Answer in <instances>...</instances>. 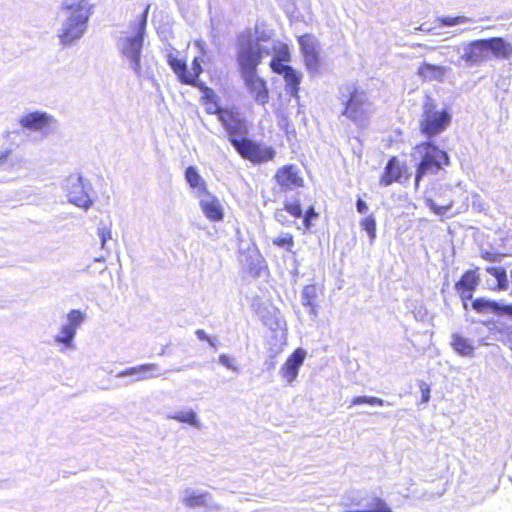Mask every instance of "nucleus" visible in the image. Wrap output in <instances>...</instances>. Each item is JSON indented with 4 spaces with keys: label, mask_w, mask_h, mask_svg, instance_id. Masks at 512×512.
I'll return each instance as SVG.
<instances>
[{
    "label": "nucleus",
    "mask_w": 512,
    "mask_h": 512,
    "mask_svg": "<svg viewBox=\"0 0 512 512\" xmlns=\"http://www.w3.org/2000/svg\"><path fill=\"white\" fill-rule=\"evenodd\" d=\"M489 60L492 58L506 60L512 56V43L502 37L484 39Z\"/></svg>",
    "instance_id": "nucleus-18"
},
{
    "label": "nucleus",
    "mask_w": 512,
    "mask_h": 512,
    "mask_svg": "<svg viewBox=\"0 0 512 512\" xmlns=\"http://www.w3.org/2000/svg\"><path fill=\"white\" fill-rule=\"evenodd\" d=\"M210 497L211 496L208 492L200 494L190 492L184 497L183 503L189 508L203 507L207 506L208 499Z\"/></svg>",
    "instance_id": "nucleus-29"
},
{
    "label": "nucleus",
    "mask_w": 512,
    "mask_h": 512,
    "mask_svg": "<svg viewBox=\"0 0 512 512\" xmlns=\"http://www.w3.org/2000/svg\"><path fill=\"white\" fill-rule=\"evenodd\" d=\"M98 235L101 240V247L104 248L107 240L111 239V226H103L98 230Z\"/></svg>",
    "instance_id": "nucleus-40"
},
{
    "label": "nucleus",
    "mask_w": 512,
    "mask_h": 512,
    "mask_svg": "<svg viewBox=\"0 0 512 512\" xmlns=\"http://www.w3.org/2000/svg\"><path fill=\"white\" fill-rule=\"evenodd\" d=\"M285 81L286 91L295 98L299 97L300 83L302 79L301 73L292 66L282 75Z\"/></svg>",
    "instance_id": "nucleus-25"
},
{
    "label": "nucleus",
    "mask_w": 512,
    "mask_h": 512,
    "mask_svg": "<svg viewBox=\"0 0 512 512\" xmlns=\"http://www.w3.org/2000/svg\"><path fill=\"white\" fill-rule=\"evenodd\" d=\"M297 41L307 70L317 72L321 65L319 41L308 33L298 36Z\"/></svg>",
    "instance_id": "nucleus-9"
},
{
    "label": "nucleus",
    "mask_w": 512,
    "mask_h": 512,
    "mask_svg": "<svg viewBox=\"0 0 512 512\" xmlns=\"http://www.w3.org/2000/svg\"><path fill=\"white\" fill-rule=\"evenodd\" d=\"M470 21H471V19L464 15L442 16V17H438L436 19V22L438 23V25L444 26V27H452V26L459 25V24H465Z\"/></svg>",
    "instance_id": "nucleus-31"
},
{
    "label": "nucleus",
    "mask_w": 512,
    "mask_h": 512,
    "mask_svg": "<svg viewBox=\"0 0 512 512\" xmlns=\"http://www.w3.org/2000/svg\"><path fill=\"white\" fill-rule=\"evenodd\" d=\"M272 60H277L280 62H289L291 60V54L286 45H282L277 51L276 55L272 58Z\"/></svg>",
    "instance_id": "nucleus-37"
},
{
    "label": "nucleus",
    "mask_w": 512,
    "mask_h": 512,
    "mask_svg": "<svg viewBox=\"0 0 512 512\" xmlns=\"http://www.w3.org/2000/svg\"><path fill=\"white\" fill-rule=\"evenodd\" d=\"M169 418L181 423H187L195 427L199 426L196 415L192 410L180 411L172 416H169Z\"/></svg>",
    "instance_id": "nucleus-33"
},
{
    "label": "nucleus",
    "mask_w": 512,
    "mask_h": 512,
    "mask_svg": "<svg viewBox=\"0 0 512 512\" xmlns=\"http://www.w3.org/2000/svg\"><path fill=\"white\" fill-rule=\"evenodd\" d=\"M485 272L494 278L486 280L487 289L493 292L507 291L509 289V280L505 267L503 266H487Z\"/></svg>",
    "instance_id": "nucleus-20"
},
{
    "label": "nucleus",
    "mask_w": 512,
    "mask_h": 512,
    "mask_svg": "<svg viewBox=\"0 0 512 512\" xmlns=\"http://www.w3.org/2000/svg\"><path fill=\"white\" fill-rule=\"evenodd\" d=\"M371 102L365 90L360 87L348 89L347 99L343 102L342 115L360 128H365L369 121Z\"/></svg>",
    "instance_id": "nucleus-5"
},
{
    "label": "nucleus",
    "mask_w": 512,
    "mask_h": 512,
    "mask_svg": "<svg viewBox=\"0 0 512 512\" xmlns=\"http://www.w3.org/2000/svg\"><path fill=\"white\" fill-rule=\"evenodd\" d=\"M219 362L229 370L238 371V367L235 365L234 359L226 354H221L219 356Z\"/></svg>",
    "instance_id": "nucleus-39"
},
{
    "label": "nucleus",
    "mask_w": 512,
    "mask_h": 512,
    "mask_svg": "<svg viewBox=\"0 0 512 512\" xmlns=\"http://www.w3.org/2000/svg\"><path fill=\"white\" fill-rule=\"evenodd\" d=\"M367 404V396H356L351 400V406Z\"/></svg>",
    "instance_id": "nucleus-49"
},
{
    "label": "nucleus",
    "mask_w": 512,
    "mask_h": 512,
    "mask_svg": "<svg viewBox=\"0 0 512 512\" xmlns=\"http://www.w3.org/2000/svg\"><path fill=\"white\" fill-rule=\"evenodd\" d=\"M200 103L207 115L217 116V120L227 133L229 142L242 159L253 164H262L275 158L274 148L247 137L248 124L238 107H223L216 92Z\"/></svg>",
    "instance_id": "nucleus-1"
},
{
    "label": "nucleus",
    "mask_w": 512,
    "mask_h": 512,
    "mask_svg": "<svg viewBox=\"0 0 512 512\" xmlns=\"http://www.w3.org/2000/svg\"><path fill=\"white\" fill-rule=\"evenodd\" d=\"M472 308L479 314H486L489 312L497 314L499 303L484 297H478L472 301Z\"/></svg>",
    "instance_id": "nucleus-27"
},
{
    "label": "nucleus",
    "mask_w": 512,
    "mask_h": 512,
    "mask_svg": "<svg viewBox=\"0 0 512 512\" xmlns=\"http://www.w3.org/2000/svg\"><path fill=\"white\" fill-rule=\"evenodd\" d=\"M62 9L66 20L60 38L66 44L82 35L91 11L87 0H65Z\"/></svg>",
    "instance_id": "nucleus-3"
},
{
    "label": "nucleus",
    "mask_w": 512,
    "mask_h": 512,
    "mask_svg": "<svg viewBox=\"0 0 512 512\" xmlns=\"http://www.w3.org/2000/svg\"><path fill=\"white\" fill-rule=\"evenodd\" d=\"M509 315L512 318V304L502 305L499 304L497 315Z\"/></svg>",
    "instance_id": "nucleus-44"
},
{
    "label": "nucleus",
    "mask_w": 512,
    "mask_h": 512,
    "mask_svg": "<svg viewBox=\"0 0 512 512\" xmlns=\"http://www.w3.org/2000/svg\"><path fill=\"white\" fill-rule=\"evenodd\" d=\"M53 119L45 112L34 111L21 117L19 123L23 128L32 131H45L49 128Z\"/></svg>",
    "instance_id": "nucleus-19"
},
{
    "label": "nucleus",
    "mask_w": 512,
    "mask_h": 512,
    "mask_svg": "<svg viewBox=\"0 0 512 512\" xmlns=\"http://www.w3.org/2000/svg\"><path fill=\"white\" fill-rule=\"evenodd\" d=\"M195 334L198 337V339L207 341L211 346H214V342L212 341V339L209 336L206 335L204 330L198 329V330H196Z\"/></svg>",
    "instance_id": "nucleus-45"
},
{
    "label": "nucleus",
    "mask_w": 512,
    "mask_h": 512,
    "mask_svg": "<svg viewBox=\"0 0 512 512\" xmlns=\"http://www.w3.org/2000/svg\"><path fill=\"white\" fill-rule=\"evenodd\" d=\"M185 179L191 188H198L206 192V183L195 167L189 166L186 168Z\"/></svg>",
    "instance_id": "nucleus-28"
},
{
    "label": "nucleus",
    "mask_w": 512,
    "mask_h": 512,
    "mask_svg": "<svg viewBox=\"0 0 512 512\" xmlns=\"http://www.w3.org/2000/svg\"><path fill=\"white\" fill-rule=\"evenodd\" d=\"M149 6H147L141 15L139 21L135 24L136 34L133 37H128L123 45V54L131 60L133 69L136 72L140 71V52L142 49L143 38L147 23Z\"/></svg>",
    "instance_id": "nucleus-6"
},
{
    "label": "nucleus",
    "mask_w": 512,
    "mask_h": 512,
    "mask_svg": "<svg viewBox=\"0 0 512 512\" xmlns=\"http://www.w3.org/2000/svg\"><path fill=\"white\" fill-rule=\"evenodd\" d=\"M509 277H510V282H511V291H510V295H512V269L510 270Z\"/></svg>",
    "instance_id": "nucleus-51"
},
{
    "label": "nucleus",
    "mask_w": 512,
    "mask_h": 512,
    "mask_svg": "<svg viewBox=\"0 0 512 512\" xmlns=\"http://www.w3.org/2000/svg\"><path fill=\"white\" fill-rule=\"evenodd\" d=\"M480 282L479 268L466 270L459 280L455 282L454 288L459 298L464 302L466 308V301L472 299L473 293L477 289Z\"/></svg>",
    "instance_id": "nucleus-12"
},
{
    "label": "nucleus",
    "mask_w": 512,
    "mask_h": 512,
    "mask_svg": "<svg viewBox=\"0 0 512 512\" xmlns=\"http://www.w3.org/2000/svg\"><path fill=\"white\" fill-rule=\"evenodd\" d=\"M191 70L186 73L185 85L193 86L201 91L200 102L211 96L215 91L208 87L204 82L199 81L198 78L203 72L201 61L195 57L191 64Z\"/></svg>",
    "instance_id": "nucleus-16"
},
{
    "label": "nucleus",
    "mask_w": 512,
    "mask_h": 512,
    "mask_svg": "<svg viewBox=\"0 0 512 512\" xmlns=\"http://www.w3.org/2000/svg\"><path fill=\"white\" fill-rule=\"evenodd\" d=\"M419 389L421 392V402H428L430 399V386L426 382L421 381L419 382Z\"/></svg>",
    "instance_id": "nucleus-41"
},
{
    "label": "nucleus",
    "mask_w": 512,
    "mask_h": 512,
    "mask_svg": "<svg viewBox=\"0 0 512 512\" xmlns=\"http://www.w3.org/2000/svg\"><path fill=\"white\" fill-rule=\"evenodd\" d=\"M367 404L372 406H383L384 400L374 396H367Z\"/></svg>",
    "instance_id": "nucleus-46"
},
{
    "label": "nucleus",
    "mask_w": 512,
    "mask_h": 512,
    "mask_svg": "<svg viewBox=\"0 0 512 512\" xmlns=\"http://www.w3.org/2000/svg\"><path fill=\"white\" fill-rule=\"evenodd\" d=\"M480 257L485 260V261H488V262H496L500 259V255L497 254V253H492V252H489V251H485V252H482L480 254Z\"/></svg>",
    "instance_id": "nucleus-43"
},
{
    "label": "nucleus",
    "mask_w": 512,
    "mask_h": 512,
    "mask_svg": "<svg viewBox=\"0 0 512 512\" xmlns=\"http://www.w3.org/2000/svg\"><path fill=\"white\" fill-rule=\"evenodd\" d=\"M283 209L293 218L299 219L302 218L303 211L301 207V203L299 200L290 201L287 200L284 202Z\"/></svg>",
    "instance_id": "nucleus-34"
},
{
    "label": "nucleus",
    "mask_w": 512,
    "mask_h": 512,
    "mask_svg": "<svg viewBox=\"0 0 512 512\" xmlns=\"http://www.w3.org/2000/svg\"><path fill=\"white\" fill-rule=\"evenodd\" d=\"M319 217V213L313 206H309L302 215L303 226L306 230H309L312 226V221Z\"/></svg>",
    "instance_id": "nucleus-36"
},
{
    "label": "nucleus",
    "mask_w": 512,
    "mask_h": 512,
    "mask_svg": "<svg viewBox=\"0 0 512 512\" xmlns=\"http://www.w3.org/2000/svg\"><path fill=\"white\" fill-rule=\"evenodd\" d=\"M12 154V149H6L0 154V166L4 165L8 162L10 156Z\"/></svg>",
    "instance_id": "nucleus-48"
},
{
    "label": "nucleus",
    "mask_w": 512,
    "mask_h": 512,
    "mask_svg": "<svg viewBox=\"0 0 512 512\" xmlns=\"http://www.w3.org/2000/svg\"><path fill=\"white\" fill-rule=\"evenodd\" d=\"M241 78L251 98L258 105L265 106L270 100V91L267 81L257 74H250Z\"/></svg>",
    "instance_id": "nucleus-11"
},
{
    "label": "nucleus",
    "mask_w": 512,
    "mask_h": 512,
    "mask_svg": "<svg viewBox=\"0 0 512 512\" xmlns=\"http://www.w3.org/2000/svg\"><path fill=\"white\" fill-rule=\"evenodd\" d=\"M468 65H478L489 60L486 43L484 39H478L470 42L461 56Z\"/></svg>",
    "instance_id": "nucleus-17"
},
{
    "label": "nucleus",
    "mask_w": 512,
    "mask_h": 512,
    "mask_svg": "<svg viewBox=\"0 0 512 512\" xmlns=\"http://www.w3.org/2000/svg\"><path fill=\"white\" fill-rule=\"evenodd\" d=\"M360 226L365 230L369 236L370 242H374L376 239V221L373 215H368L360 221Z\"/></svg>",
    "instance_id": "nucleus-32"
},
{
    "label": "nucleus",
    "mask_w": 512,
    "mask_h": 512,
    "mask_svg": "<svg viewBox=\"0 0 512 512\" xmlns=\"http://www.w3.org/2000/svg\"><path fill=\"white\" fill-rule=\"evenodd\" d=\"M447 71L444 66L423 62L417 69V75L425 82L441 81Z\"/></svg>",
    "instance_id": "nucleus-22"
},
{
    "label": "nucleus",
    "mask_w": 512,
    "mask_h": 512,
    "mask_svg": "<svg viewBox=\"0 0 512 512\" xmlns=\"http://www.w3.org/2000/svg\"><path fill=\"white\" fill-rule=\"evenodd\" d=\"M263 50L257 43H247L242 45L236 56L241 77L257 74V68L261 64Z\"/></svg>",
    "instance_id": "nucleus-7"
},
{
    "label": "nucleus",
    "mask_w": 512,
    "mask_h": 512,
    "mask_svg": "<svg viewBox=\"0 0 512 512\" xmlns=\"http://www.w3.org/2000/svg\"><path fill=\"white\" fill-rule=\"evenodd\" d=\"M450 345L452 349L460 356H474L475 347L473 343L468 338L462 336L459 333L452 334Z\"/></svg>",
    "instance_id": "nucleus-23"
},
{
    "label": "nucleus",
    "mask_w": 512,
    "mask_h": 512,
    "mask_svg": "<svg viewBox=\"0 0 512 512\" xmlns=\"http://www.w3.org/2000/svg\"><path fill=\"white\" fill-rule=\"evenodd\" d=\"M273 179L281 192H291L304 187L305 181L300 169L295 164L279 167Z\"/></svg>",
    "instance_id": "nucleus-8"
},
{
    "label": "nucleus",
    "mask_w": 512,
    "mask_h": 512,
    "mask_svg": "<svg viewBox=\"0 0 512 512\" xmlns=\"http://www.w3.org/2000/svg\"><path fill=\"white\" fill-rule=\"evenodd\" d=\"M451 121L452 115L447 107L439 108L432 99H428L422 106L419 131L427 138L426 140H431L443 133Z\"/></svg>",
    "instance_id": "nucleus-4"
},
{
    "label": "nucleus",
    "mask_w": 512,
    "mask_h": 512,
    "mask_svg": "<svg viewBox=\"0 0 512 512\" xmlns=\"http://www.w3.org/2000/svg\"><path fill=\"white\" fill-rule=\"evenodd\" d=\"M414 47L422 48V49H425L427 51H432V50H435L437 48V47L428 46V45H425V44H422V43H416V44H414Z\"/></svg>",
    "instance_id": "nucleus-50"
},
{
    "label": "nucleus",
    "mask_w": 512,
    "mask_h": 512,
    "mask_svg": "<svg viewBox=\"0 0 512 512\" xmlns=\"http://www.w3.org/2000/svg\"><path fill=\"white\" fill-rule=\"evenodd\" d=\"M356 208H357V211L361 214H364L368 211L367 204L361 198L357 199Z\"/></svg>",
    "instance_id": "nucleus-47"
},
{
    "label": "nucleus",
    "mask_w": 512,
    "mask_h": 512,
    "mask_svg": "<svg viewBox=\"0 0 512 512\" xmlns=\"http://www.w3.org/2000/svg\"><path fill=\"white\" fill-rule=\"evenodd\" d=\"M427 204L432 212L437 215H443L450 208V206H438L432 200H428Z\"/></svg>",
    "instance_id": "nucleus-42"
},
{
    "label": "nucleus",
    "mask_w": 512,
    "mask_h": 512,
    "mask_svg": "<svg viewBox=\"0 0 512 512\" xmlns=\"http://www.w3.org/2000/svg\"><path fill=\"white\" fill-rule=\"evenodd\" d=\"M84 319L85 314L82 311L78 309L71 310L67 314L68 323L61 327L60 333L55 336L54 341L58 344H63L65 347H71L77 328Z\"/></svg>",
    "instance_id": "nucleus-13"
},
{
    "label": "nucleus",
    "mask_w": 512,
    "mask_h": 512,
    "mask_svg": "<svg viewBox=\"0 0 512 512\" xmlns=\"http://www.w3.org/2000/svg\"><path fill=\"white\" fill-rule=\"evenodd\" d=\"M271 70L275 74L283 75L291 66L287 65L285 62H280L277 60H272L269 63Z\"/></svg>",
    "instance_id": "nucleus-38"
},
{
    "label": "nucleus",
    "mask_w": 512,
    "mask_h": 512,
    "mask_svg": "<svg viewBox=\"0 0 512 512\" xmlns=\"http://www.w3.org/2000/svg\"><path fill=\"white\" fill-rule=\"evenodd\" d=\"M275 246L284 248L288 252H293L294 237L290 233H286L283 236L276 237L272 240Z\"/></svg>",
    "instance_id": "nucleus-35"
},
{
    "label": "nucleus",
    "mask_w": 512,
    "mask_h": 512,
    "mask_svg": "<svg viewBox=\"0 0 512 512\" xmlns=\"http://www.w3.org/2000/svg\"><path fill=\"white\" fill-rule=\"evenodd\" d=\"M67 189V197L70 203L84 209H88L91 206L92 200L80 176H70L67 181Z\"/></svg>",
    "instance_id": "nucleus-14"
},
{
    "label": "nucleus",
    "mask_w": 512,
    "mask_h": 512,
    "mask_svg": "<svg viewBox=\"0 0 512 512\" xmlns=\"http://www.w3.org/2000/svg\"><path fill=\"white\" fill-rule=\"evenodd\" d=\"M159 366L155 363L142 364L136 367H129L120 372V376H135L138 381L158 376Z\"/></svg>",
    "instance_id": "nucleus-21"
},
{
    "label": "nucleus",
    "mask_w": 512,
    "mask_h": 512,
    "mask_svg": "<svg viewBox=\"0 0 512 512\" xmlns=\"http://www.w3.org/2000/svg\"><path fill=\"white\" fill-rule=\"evenodd\" d=\"M204 215L211 221H221L224 217L222 206L215 196L200 201Z\"/></svg>",
    "instance_id": "nucleus-24"
},
{
    "label": "nucleus",
    "mask_w": 512,
    "mask_h": 512,
    "mask_svg": "<svg viewBox=\"0 0 512 512\" xmlns=\"http://www.w3.org/2000/svg\"><path fill=\"white\" fill-rule=\"evenodd\" d=\"M410 178L409 168L397 156L388 159L384 171L379 179L381 186L387 187L393 183H406Z\"/></svg>",
    "instance_id": "nucleus-10"
},
{
    "label": "nucleus",
    "mask_w": 512,
    "mask_h": 512,
    "mask_svg": "<svg viewBox=\"0 0 512 512\" xmlns=\"http://www.w3.org/2000/svg\"><path fill=\"white\" fill-rule=\"evenodd\" d=\"M167 63L174 72V74L177 76L178 81L181 84L185 85V79H186V73H187V64L185 60L177 58L173 54L167 55Z\"/></svg>",
    "instance_id": "nucleus-26"
},
{
    "label": "nucleus",
    "mask_w": 512,
    "mask_h": 512,
    "mask_svg": "<svg viewBox=\"0 0 512 512\" xmlns=\"http://www.w3.org/2000/svg\"><path fill=\"white\" fill-rule=\"evenodd\" d=\"M414 154L418 156L416 165L414 187L417 190L421 180L431 174L435 175L450 164L447 151L441 149L431 140H424L413 147Z\"/></svg>",
    "instance_id": "nucleus-2"
},
{
    "label": "nucleus",
    "mask_w": 512,
    "mask_h": 512,
    "mask_svg": "<svg viewBox=\"0 0 512 512\" xmlns=\"http://www.w3.org/2000/svg\"><path fill=\"white\" fill-rule=\"evenodd\" d=\"M368 506L370 509L367 510H350L345 512H393L387 503L378 496L372 497Z\"/></svg>",
    "instance_id": "nucleus-30"
},
{
    "label": "nucleus",
    "mask_w": 512,
    "mask_h": 512,
    "mask_svg": "<svg viewBox=\"0 0 512 512\" xmlns=\"http://www.w3.org/2000/svg\"><path fill=\"white\" fill-rule=\"evenodd\" d=\"M305 356V351L302 348H297L281 366V375L288 384H291L297 378L299 368L304 363Z\"/></svg>",
    "instance_id": "nucleus-15"
}]
</instances>
